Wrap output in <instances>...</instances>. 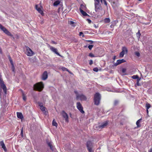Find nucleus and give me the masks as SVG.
Listing matches in <instances>:
<instances>
[{"mask_svg":"<svg viewBox=\"0 0 152 152\" xmlns=\"http://www.w3.org/2000/svg\"><path fill=\"white\" fill-rule=\"evenodd\" d=\"M74 92L76 95V99H80L81 101L86 100L87 97L83 94H80L76 91H75Z\"/></svg>","mask_w":152,"mask_h":152,"instance_id":"f257e3e1","label":"nucleus"},{"mask_svg":"<svg viewBox=\"0 0 152 152\" xmlns=\"http://www.w3.org/2000/svg\"><path fill=\"white\" fill-rule=\"evenodd\" d=\"M44 85L42 82L38 83L34 85V89L39 91H41L44 88Z\"/></svg>","mask_w":152,"mask_h":152,"instance_id":"f03ea898","label":"nucleus"},{"mask_svg":"<svg viewBox=\"0 0 152 152\" xmlns=\"http://www.w3.org/2000/svg\"><path fill=\"white\" fill-rule=\"evenodd\" d=\"M101 98L100 94L99 93H96L94 95V104L96 105H98L100 102Z\"/></svg>","mask_w":152,"mask_h":152,"instance_id":"7ed1b4c3","label":"nucleus"},{"mask_svg":"<svg viewBox=\"0 0 152 152\" xmlns=\"http://www.w3.org/2000/svg\"><path fill=\"white\" fill-rule=\"evenodd\" d=\"M108 121H106V122L102 123V124L100 125L97 126L96 125L94 126V129L96 128L97 130H99L100 129H101L105 127L108 124Z\"/></svg>","mask_w":152,"mask_h":152,"instance_id":"20e7f679","label":"nucleus"},{"mask_svg":"<svg viewBox=\"0 0 152 152\" xmlns=\"http://www.w3.org/2000/svg\"><path fill=\"white\" fill-rule=\"evenodd\" d=\"M26 55L29 56H31L34 54V52L28 46L26 47Z\"/></svg>","mask_w":152,"mask_h":152,"instance_id":"39448f33","label":"nucleus"},{"mask_svg":"<svg viewBox=\"0 0 152 152\" xmlns=\"http://www.w3.org/2000/svg\"><path fill=\"white\" fill-rule=\"evenodd\" d=\"M128 52V50L125 47H123L122 48V51L120 52L119 54V57L122 58L125 53H127Z\"/></svg>","mask_w":152,"mask_h":152,"instance_id":"423d86ee","label":"nucleus"},{"mask_svg":"<svg viewBox=\"0 0 152 152\" xmlns=\"http://www.w3.org/2000/svg\"><path fill=\"white\" fill-rule=\"evenodd\" d=\"M77 107L80 111L82 114L84 113V111L83 110V107L80 102L77 103Z\"/></svg>","mask_w":152,"mask_h":152,"instance_id":"0eeeda50","label":"nucleus"},{"mask_svg":"<svg viewBox=\"0 0 152 152\" xmlns=\"http://www.w3.org/2000/svg\"><path fill=\"white\" fill-rule=\"evenodd\" d=\"M94 1L95 2L94 4L95 10L96 11V12L97 10H98L99 8V0H94Z\"/></svg>","mask_w":152,"mask_h":152,"instance_id":"6e6552de","label":"nucleus"},{"mask_svg":"<svg viewBox=\"0 0 152 152\" xmlns=\"http://www.w3.org/2000/svg\"><path fill=\"white\" fill-rule=\"evenodd\" d=\"M92 143L90 141H88L87 142V147L89 152H92Z\"/></svg>","mask_w":152,"mask_h":152,"instance_id":"1a4fd4ad","label":"nucleus"},{"mask_svg":"<svg viewBox=\"0 0 152 152\" xmlns=\"http://www.w3.org/2000/svg\"><path fill=\"white\" fill-rule=\"evenodd\" d=\"M61 114L63 117L65 118L66 121L68 122V117L67 113L64 111H62L61 112Z\"/></svg>","mask_w":152,"mask_h":152,"instance_id":"9d476101","label":"nucleus"},{"mask_svg":"<svg viewBox=\"0 0 152 152\" xmlns=\"http://www.w3.org/2000/svg\"><path fill=\"white\" fill-rule=\"evenodd\" d=\"M0 146H1L5 152H6L7 151V149L3 141H0Z\"/></svg>","mask_w":152,"mask_h":152,"instance_id":"9b49d317","label":"nucleus"},{"mask_svg":"<svg viewBox=\"0 0 152 152\" xmlns=\"http://www.w3.org/2000/svg\"><path fill=\"white\" fill-rule=\"evenodd\" d=\"M125 62V60L124 59L118 60H117L115 64L114 65L116 66L122 63H124Z\"/></svg>","mask_w":152,"mask_h":152,"instance_id":"f8f14e48","label":"nucleus"},{"mask_svg":"<svg viewBox=\"0 0 152 152\" xmlns=\"http://www.w3.org/2000/svg\"><path fill=\"white\" fill-rule=\"evenodd\" d=\"M48 77V73L46 71H45L42 74V79L43 80H45Z\"/></svg>","mask_w":152,"mask_h":152,"instance_id":"ddd939ff","label":"nucleus"},{"mask_svg":"<svg viewBox=\"0 0 152 152\" xmlns=\"http://www.w3.org/2000/svg\"><path fill=\"white\" fill-rule=\"evenodd\" d=\"M50 49L52 51L55 53L57 55L59 56H61V55L57 52V50L56 48H55L52 46H50Z\"/></svg>","mask_w":152,"mask_h":152,"instance_id":"4468645a","label":"nucleus"},{"mask_svg":"<svg viewBox=\"0 0 152 152\" xmlns=\"http://www.w3.org/2000/svg\"><path fill=\"white\" fill-rule=\"evenodd\" d=\"M35 8L36 10L41 14L43 13V12L41 10V8L38 5H36L35 6Z\"/></svg>","mask_w":152,"mask_h":152,"instance_id":"2eb2a0df","label":"nucleus"},{"mask_svg":"<svg viewBox=\"0 0 152 152\" xmlns=\"http://www.w3.org/2000/svg\"><path fill=\"white\" fill-rule=\"evenodd\" d=\"M40 107V109L43 112H45V107L43 106L42 104L39 102L38 103Z\"/></svg>","mask_w":152,"mask_h":152,"instance_id":"dca6fc26","label":"nucleus"},{"mask_svg":"<svg viewBox=\"0 0 152 152\" xmlns=\"http://www.w3.org/2000/svg\"><path fill=\"white\" fill-rule=\"evenodd\" d=\"M86 7L85 5L82 4L80 5V10H86Z\"/></svg>","mask_w":152,"mask_h":152,"instance_id":"f3484780","label":"nucleus"},{"mask_svg":"<svg viewBox=\"0 0 152 152\" xmlns=\"http://www.w3.org/2000/svg\"><path fill=\"white\" fill-rule=\"evenodd\" d=\"M17 116L18 118L22 119L23 118V117L22 113L20 112H17Z\"/></svg>","mask_w":152,"mask_h":152,"instance_id":"a211bd4d","label":"nucleus"},{"mask_svg":"<svg viewBox=\"0 0 152 152\" xmlns=\"http://www.w3.org/2000/svg\"><path fill=\"white\" fill-rule=\"evenodd\" d=\"M60 3V0H57L54 2L53 3V5L55 7L57 6Z\"/></svg>","mask_w":152,"mask_h":152,"instance_id":"6ab92c4d","label":"nucleus"},{"mask_svg":"<svg viewBox=\"0 0 152 152\" xmlns=\"http://www.w3.org/2000/svg\"><path fill=\"white\" fill-rule=\"evenodd\" d=\"M4 32L7 35L11 36V37H12L13 36L12 34L11 33L10 31H9L7 29H6L5 31Z\"/></svg>","mask_w":152,"mask_h":152,"instance_id":"aec40b11","label":"nucleus"},{"mask_svg":"<svg viewBox=\"0 0 152 152\" xmlns=\"http://www.w3.org/2000/svg\"><path fill=\"white\" fill-rule=\"evenodd\" d=\"M85 10H81L80 11L81 13L84 16H88V15L84 11Z\"/></svg>","mask_w":152,"mask_h":152,"instance_id":"412c9836","label":"nucleus"},{"mask_svg":"<svg viewBox=\"0 0 152 152\" xmlns=\"http://www.w3.org/2000/svg\"><path fill=\"white\" fill-rule=\"evenodd\" d=\"M0 29L3 31L4 32L7 29L5 28L1 24H0Z\"/></svg>","mask_w":152,"mask_h":152,"instance_id":"4be33fe9","label":"nucleus"},{"mask_svg":"<svg viewBox=\"0 0 152 152\" xmlns=\"http://www.w3.org/2000/svg\"><path fill=\"white\" fill-rule=\"evenodd\" d=\"M52 125L53 126H56V127H57L58 125L57 123L55 121V120L54 119L53 121Z\"/></svg>","mask_w":152,"mask_h":152,"instance_id":"5701e85b","label":"nucleus"},{"mask_svg":"<svg viewBox=\"0 0 152 152\" xmlns=\"http://www.w3.org/2000/svg\"><path fill=\"white\" fill-rule=\"evenodd\" d=\"M47 143L48 146H49L50 147V149L52 150H53V147L52 146L51 144V142H48Z\"/></svg>","mask_w":152,"mask_h":152,"instance_id":"b1692460","label":"nucleus"},{"mask_svg":"<svg viewBox=\"0 0 152 152\" xmlns=\"http://www.w3.org/2000/svg\"><path fill=\"white\" fill-rule=\"evenodd\" d=\"M74 23H75V22L72 21H69V23L70 25H71L72 26H73V27H75V25H74Z\"/></svg>","mask_w":152,"mask_h":152,"instance_id":"393cba45","label":"nucleus"},{"mask_svg":"<svg viewBox=\"0 0 152 152\" xmlns=\"http://www.w3.org/2000/svg\"><path fill=\"white\" fill-rule=\"evenodd\" d=\"M104 21L105 23H108L110 22V19L109 18H107L104 20Z\"/></svg>","mask_w":152,"mask_h":152,"instance_id":"a878e982","label":"nucleus"},{"mask_svg":"<svg viewBox=\"0 0 152 152\" xmlns=\"http://www.w3.org/2000/svg\"><path fill=\"white\" fill-rule=\"evenodd\" d=\"M136 35L137 38L139 39L140 38V36L141 35V34L139 30L138 31V32L137 33Z\"/></svg>","mask_w":152,"mask_h":152,"instance_id":"bb28decb","label":"nucleus"},{"mask_svg":"<svg viewBox=\"0 0 152 152\" xmlns=\"http://www.w3.org/2000/svg\"><path fill=\"white\" fill-rule=\"evenodd\" d=\"M132 78L133 79H139L137 75H134L132 76Z\"/></svg>","mask_w":152,"mask_h":152,"instance_id":"cd10ccee","label":"nucleus"},{"mask_svg":"<svg viewBox=\"0 0 152 152\" xmlns=\"http://www.w3.org/2000/svg\"><path fill=\"white\" fill-rule=\"evenodd\" d=\"M151 105L148 103H147L146 104V109H148L151 107Z\"/></svg>","mask_w":152,"mask_h":152,"instance_id":"c85d7f7f","label":"nucleus"},{"mask_svg":"<svg viewBox=\"0 0 152 152\" xmlns=\"http://www.w3.org/2000/svg\"><path fill=\"white\" fill-rule=\"evenodd\" d=\"M22 96H23V99L25 101L26 100V96H25V95H24V94L23 92V91H22Z\"/></svg>","mask_w":152,"mask_h":152,"instance_id":"c756f323","label":"nucleus"},{"mask_svg":"<svg viewBox=\"0 0 152 152\" xmlns=\"http://www.w3.org/2000/svg\"><path fill=\"white\" fill-rule=\"evenodd\" d=\"M141 119H140L138 120L136 122V125H137V126H139L140 125V122Z\"/></svg>","mask_w":152,"mask_h":152,"instance_id":"7c9ffc66","label":"nucleus"},{"mask_svg":"<svg viewBox=\"0 0 152 152\" xmlns=\"http://www.w3.org/2000/svg\"><path fill=\"white\" fill-rule=\"evenodd\" d=\"M135 54L137 57H139L140 56V53L137 52H135Z\"/></svg>","mask_w":152,"mask_h":152,"instance_id":"2f4dec72","label":"nucleus"},{"mask_svg":"<svg viewBox=\"0 0 152 152\" xmlns=\"http://www.w3.org/2000/svg\"><path fill=\"white\" fill-rule=\"evenodd\" d=\"M140 80V79H138L137 80V85L138 86H140V84L139 83V81Z\"/></svg>","mask_w":152,"mask_h":152,"instance_id":"473e14b6","label":"nucleus"},{"mask_svg":"<svg viewBox=\"0 0 152 152\" xmlns=\"http://www.w3.org/2000/svg\"><path fill=\"white\" fill-rule=\"evenodd\" d=\"M93 45H90L88 46V48L89 50H91L93 47Z\"/></svg>","mask_w":152,"mask_h":152,"instance_id":"72a5a7b5","label":"nucleus"},{"mask_svg":"<svg viewBox=\"0 0 152 152\" xmlns=\"http://www.w3.org/2000/svg\"><path fill=\"white\" fill-rule=\"evenodd\" d=\"M93 70L95 72H97L98 71V69L97 67H95L93 69Z\"/></svg>","mask_w":152,"mask_h":152,"instance_id":"f704fd0d","label":"nucleus"},{"mask_svg":"<svg viewBox=\"0 0 152 152\" xmlns=\"http://www.w3.org/2000/svg\"><path fill=\"white\" fill-rule=\"evenodd\" d=\"M62 69L63 70V71H67L68 72H69V70H68V69L66 68H65V67H63L62 68Z\"/></svg>","mask_w":152,"mask_h":152,"instance_id":"c9c22d12","label":"nucleus"},{"mask_svg":"<svg viewBox=\"0 0 152 152\" xmlns=\"http://www.w3.org/2000/svg\"><path fill=\"white\" fill-rule=\"evenodd\" d=\"M118 103V101L117 100H115L114 102V105H115Z\"/></svg>","mask_w":152,"mask_h":152,"instance_id":"e433bc0d","label":"nucleus"},{"mask_svg":"<svg viewBox=\"0 0 152 152\" xmlns=\"http://www.w3.org/2000/svg\"><path fill=\"white\" fill-rule=\"evenodd\" d=\"M89 56H90L91 57H95L94 56V55L92 53H89Z\"/></svg>","mask_w":152,"mask_h":152,"instance_id":"4c0bfd02","label":"nucleus"},{"mask_svg":"<svg viewBox=\"0 0 152 152\" xmlns=\"http://www.w3.org/2000/svg\"><path fill=\"white\" fill-rule=\"evenodd\" d=\"M12 69L13 72H15V67L14 65H12Z\"/></svg>","mask_w":152,"mask_h":152,"instance_id":"58836bf2","label":"nucleus"},{"mask_svg":"<svg viewBox=\"0 0 152 152\" xmlns=\"http://www.w3.org/2000/svg\"><path fill=\"white\" fill-rule=\"evenodd\" d=\"M20 134H21V137H23V128L21 129Z\"/></svg>","mask_w":152,"mask_h":152,"instance_id":"ea45409f","label":"nucleus"},{"mask_svg":"<svg viewBox=\"0 0 152 152\" xmlns=\"http://www.w3.org/2000/svg\"><path fill=\"white\" fill-rule=\"evenodd\" d=\"M126 69L125 68H123L122 70V72L124 73H125L126 72Z\"/></svg>","mask_w":152,"mask_h":152,"instance_id":"a19ab883","label":"nucleus"},{"mask_svg":"<svg viewBox=\"0 0 152 152\" xmlns=\"http://www.w3.org/2000/svg\"><path fill=\"white\" fill-rule=\"evenodd\" d=\"M86 41L88 42H90L91 44H92L93 43V41L90 40H86Z\"/></svg>","mask_w":152,"mask_h":152,"instance_id":"79ce46f5","label":"nucleus"},{"mask_svg":"<svg viewBox=\"0 0 152 152\" xmlns=\"http://www.w3.org/2000/svg\"><path fill=\"white\" fill-rule=\"evenodd\" d=\"M93 63V61L92 60H90V62H89V64L90 65H91V64H92Z\"/></svg>","mask_w":152,"mask_h":152,"instance_id":"37998d69","label":"nucleus"},{"mask_svg":"<svg viewBox=\"0 0 152 152\" xmlns=\"http://www.w3.org/2000/svg\"><path fill=\"white\" fill-rule=\"evenodd\" d=\"M87 21L88 22V23H91V20L89 19H87Z\"/></svg>","mask_w":152,"mask_h":152,"instance_id":"c03bdc74","label":"nucleus"},{"mask_svg":"<svg viewBox=\"0 0 152 152\" xmlns=\"http://www.w3.org/2000/svg\"><path fill=\"white\" fill-rule=\"evenodd\" d=\"M103 1H104V4L106 6H107V3L106 1L105 0H103Z\"/></svg>","mask_w":152,"mask_h":152,"instance_id":"a18cd8bd","label":"nucleus"},{"mask_svg":"<svg viewBox=\"0 0 152 152\" xmlns=\"http://www.w3.org/2000/svg\"><path fill=\"white\" fill-rule=\"evenodd\" d=\"M83 34V32H80L79 33V36H81Z\"/></svg>","mask_w":152,"mask_h":152,"instance_id":"49530a36","label":"nucleus"},{"mask_svg":"<svg viewBox=\"0 0 152 152\" xmlns=\"http://www.w3.org/2000/svg\"><path fill=\"white\" fill-rule=\"evenodd\" d=\"M118 21L117 20H116L114 21V23L115 24H116V23H118Z\"/></svg>","mask_w":152,"mask_h":152,"instance_id":"de8ad7c7","label":"nucleus"},{"mask_svg":"<svg viewBox=\"0 0 152 152\" xmlns=\"http://www.w3.org/2000/svg\"><path fill=\"white\" fill-rule=\"evenodd\" d=\"M10 63L12 65H14L13 64V62L12 60H11V61H10Z\"/></svg>","mask_w":152,"mask_h":152,"instance_id":"09e8293b","label":"nucleus"},{"mask_svg":"<svg viewBox=\"0 0 152 152\" xmlns=\"http://www.w3.org/2000/svg\"><path fill=\"white\" fill-rule=\"evenodd\" d=\"M51 43H53V44H56V43L54 41H51Z\"/></svg>","mask_w":152,"mask_h":152,"instance_id":"8fccbe9b","label":"nucleus"},{"mask_svg":"<svg viewBox=\"0 0 152 152\" xmlns=\"http://www.w3.org/2000/svg\"><path fill=\"white\" fill-rule=\"evenodd\" d=\"M1 90H0V98H1Z\"/></svg>","mask_w":152,"mask_h":152,"instance_id":"3c124183","label":"nucleus"},{"mask_svg":"<svg viewBox=\"0 0 152 152\" xmlns=\"http://www.w3.org/2000/svg\"><path fill=\"white\" fill-rule=\"evenodd\" d=\"M149 152H152V148H151L149 151Z\"/></svg>","mask_w":152,"mask_h":152,"instance_id":"603ef678","label":"nucleus"},{"mask_svg":"<svg viewBox=\"0 0 152 152\" xmlns=\"http://www.w3.org/2000/svg\"><path fill=\"white\" fill-rule=\"evenodd\" d=\"M0 53L1 54L2 53V51L1 48H0Z\"/></svg>","mask_w":152,"mask_h":152,"instance_id":"864d4df0","label":"nucleus"},{"mask_svg":"<svg viewBox=\"0 0 152 152\" xmlns=\"http://www.w3.org/2000/svg\"><path fill=\"white\" fill-rule=\"evenodd\" d=\"M9 59L10 61H11V60H12L11 57L10 56L9 57Z\"/></svg>","mask_w":152,"mask_h":152,"instance_id":"5fc2aeb1","label":"nucleus"},{"mask_svg":"<svg viewBox=\"0 0 152 152\" xmlns=\"http://www.w3.org/2000/svg\"><path fill=\"white\" fill-rule=\"evenodd\" d=\"M146 112L147 114H148V109H146Z\"/></svg>","mask_w":152,"mask_h":152,"instance_id":"6e6d98bb","label":"nucleus"},{"mask_svg":"<svg viewBox=\"0 0 152 152\" xmlns=\"http://www.w3.org/2000/svg\"><path fill=\"white\" fill-rule=\"evenodd\" d=\"M82 36V37H84V35H83V34Z\"/></svg>","mask_w":152,"mask_h":152,"instance_id":"4d7b16f0","label":"nucleus"},{"mask_svg":"<svg viewBox=\"0 0 152 152\" xmlns=\"http://www.w3.org/2000/svg\"><path fill=\"white\" fill-rule=\"evenodd\" d=\"M50 0L52 1H55V0Z\"/></svg>","mask_w":152,"mask_h":152,"instance_id":"13d9d810","label":"nucleus"},{"mask_svg":"<svg viewBox=\"0 0 152 152\" xmlns=\"http://www.w3.org/2000/svg\"><path fill=\"white\" fill-rule=\"evenodd\" d=\"M100 1H101V2H102V0H100Z\"/></svg>","mask_w":152,"mask_h":152,"instance_id":"bf43d9fd","label":"nucleus"},{"mask_svg":"<svg viewBox=\"0 0 152 152\" xmlns=\"http://www.w3.org/2000/svg\"><path fill=\"white\" fill-rule=\"evenodd\" d=\"M138 1H141V0H138Z\"/></svg>","mask_w":152,"mask_h":152,"instance_id":"052dcab7","label":"nucleus"},{"mask_svg":"<svg viewBox=\"0 0 152 152\" xmlns=\"http://www.w3.org/2000/svg\"><path fill=\"white\" fill-rule=\"evenodd\" d=\"M69 72V73H71L70 72H69H69Z\"/></svg>","mask_w":152,"mask_h":152,"instance_id":"680f3d73","label":"nucleus"}]
</instances>
